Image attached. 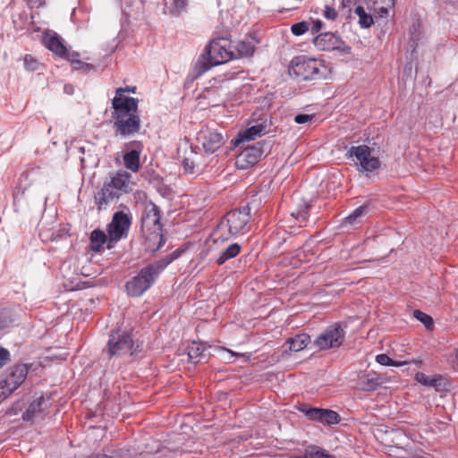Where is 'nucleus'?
<instances>
[{"mask_svg":"<svg viewBox=\"0 0 458 458\" xmlns=\"http://www.w3.org/2000/svg\"><path fill=\"white\" fill-rule=\"evenodd\" d=\"M111 104L114 135L128 138L138 133L141 127L139 99L114 98Z\"/></svg>","mask_w":458,"mask_h":458,"instance_id":"nucleus-1","label":"nucleus"},{"mask_svg":"<svg viewBox=\"0 0 458 458\" xmlns=\"http://www.w3.org/2000/svg\"><path fill=\"white\" fill-rule=\"evenodd\" d=\"M182 253V250H175L166 257L143 267L137 276L126 283L127 293L131 296H141L155 283L160 273Z\"/></svg>","mask_w":458,"mask_h":458,"instance_id":"nucleus-2","label":"nucleus"},{"mask_svg":"<svg viewBox=\"0 0 458 458\" xmlns=\"http://www.w3.org/2000/svg\"><path fill=\"white\" fill-rule=\"evenodd\" d=\"M250 211L248 205L229 211L214 230V242H224L233 236L246 233L250 230Z\"/></svg>","mask_w":458,"mask_h":458,"instance_id":"nucleus-3","label":"nucleus"},{"mask_svg":"<svg viewBox=\"0 0 458 458\" xmlns=\"http://www.w3.org/2000/svg\"><path fill=\"white\" fill-rule=\"evenodd\" d=\"M235 59L232 42L227 37H216L208 46L195 64V71L199 76L211 67Z\"/></svg>","mask_w":458,"mask_h":458,"instance_id":"nucleus-4","label":"nucleus"},{"mask_svg":"<svg viewBox=\"0 0 458 458\" xmlns=\"http://www.w3.org/2000/svg\"><path fill=\"white\" fill-rule=\"evenodd\" d=\"M131 177L128 172L120 170L104 182L94 196L95 204L99 211L106 209L130 191Z\"/></svg>","mask_w":458,"mask_h":458,"instance_id":"nucleus-5","label":"nucleus"},{"mask_svg":"<svg viewBox=\"0 0 458 458\" xmlns=\"http://www.w3.org/2000/svg\"><path fill=\"white\" fill-rule=\"evenodd\" d=\"M324 64L313 58L299 55L291 61L289 72L298 81H311L321 79L324 76Z\"/></svg>","mask_w":458,"mask_h":458,"instance_id":"nucleus-6","label":"nucleus"},{"mask_svg":"<svg viewBox=\"0 0 458 458\" xmlns=\"http://www.w3.org/2000/svg\"><path fill=\"white\" fill-rule=\"evenodd\" d=\"M351 158L358 172L369 176L380 167V160L372 155V149L367 145L352 146L346 154Z\"/></svg>","mask_w":458,"mask_h":458,"instance_id":"nucleus-7","label":"nucleus"},{"mask_svg":"<svg viewBox=\"0 0 458 458\" xmlns=\"http://www.w3.org/2000/svg\"><path fill=\"white\" fill-rule=\"evenodd\" d=\"M106 352L109 358L133 355L136 349L131 334L120 328L112 330L107 342Z\"/></svg>","mask_w":458,"mask_h":458,"instance_id":"nucleus-8","label":"nucleus"},{"mask_svg":"<svg viewBox=\"0 0 458 458\" xmlns=\"http://www.w3.org/2000/svg\"><path fill=\"white\" fill-rule=\"evenodd\" d=\"M269 151V144L261 140L242 150L235 158L240 170H247L256 165Z\"/></svg>","mask_w":458,"mask_h":458,"instance_id":"nucleus-9","label":"nucleus"},{"mask_svg":"<svg viewBox=\"0 0 458 458\" xmlns=\"http://www.w3.org/2000/svg\"><path fill=\"white\" fill-rule=\"evenodd\" d=\"M345 330L335 323L327 327L314 341V345L320 351L339 348L344 342Z\"/></svg>","mask_w":458,"mask_h":458,"instance_id":"nucleus-10","label":"nucleus"},{"mask_svg":"<svg viewBox=\"0 0 458 458\" xmlns=\"http://www.w3.org/2000/svg\"><path fill=\"white\" fill-rule=\"evenodd\" d=\"M197 141L206 153L213 154L225 143L226 139L222 130L206 125L198 132Z\"/></svg>","mask_w":458,"mask_h":458,"instance_id":"nucleus-11","label":"nucleus"},{"mask_svg":"<svg viewBox=\"0 0 458 458\" xmlns=\"http://www.w3.org/2000/svg\"><path fill=\"white\" fill-rule=\"evenodd\" d=\"M160 209L153 202H149L146 206L145 214L141 220V226L143 230L153 235L154 238L159 239V244L157 248L158 250L163 243V225L160 223Z\"/></svg>","mask_w":458,"mask_h":458,"instance_id":"nucleus-12","label":"nucleus"},{"mask_svg":"<svg viewBox=\"0 0 458 458\" xmlns=\"http://www.w3.org/2000/svg\"><path fill=\"white\" fill-rule=\"evenodd\" d=\"M131 224V216L123 210L115 212L112 221L107 225V233L110 242H118L126 238Z\"/></svg>","mask_w":458,"mask_h":458,"instance_id":"nucleus-13","label":"nucleus"},{"mask_svg":"<svg viewBox=\"0 0 458 458\" xmlns=\"http://www.w3.org/2000/svg\"><path fill=\"white\" fill-rule=\"evenodd\" d=\"M313 43L317 49L320 51L339 50L344 54L351 53V47H348L338 35L332 32H325L317 35L313 38Z\"/></svg>","mask_w":458,"mask_h":458,"instance_id":"nucleus-14","label":"nucleus"},{"mask_svg":"<svg viewBox=\"0 0 458 458\" xmlns=\"http://www.w3.org/2000/svg\"><path fill=\"white\" fill-rule=\"evenodd\" d=\"M28 367L26 364H16L9 369L4 379L0 382L4 389V394H11L26 379L28 375Z\"/></svg>","mask_w":458,"mask_h":458,"instance_id":"nucleus-15","label":"nucleus"},{"mask_svg":"<svg viewBox=\"0 0 458 458\" xmlns=\"http://www.w3.org/2000/svg\"><path fill=\"white\" fill-rule=\"evenodd\" d=\"M207 159L205 155L195 151L193 148L191 147L190 150L185 152L182 162L184 174L191 175L202 174L208 165Z\"/></svg>","mask_w":458,"mask_h":458,"instance_id":"nucleus-16","label":"nucleus"},{"mask_svg":"<svg viewBox=\"0 0 458 458\" xmlns=\"http://www.w3.org/2000/svg\"><path fill=\"white\" fill-rule=\"evenodd\" d=\"M300 411L305 413L309 420L320 422L325 425H335L339 422L340 417L335 411L322 408H311L303 404Z\"/></svg>","mask_w":458,"mask_h":458,"instance_id":"nucleus-17","label":"nucleus"},{"mask_svg":"<svg viewBox=\"0 0 458 458\" xmlns=\"http://www.w3.org/2000/svg\"><path fill=\"white\" fill-rule=\"evenodd\" d=\"M257 43L258 41L254 38H246L237 42L236 45L233 47L235 59L252 55Z\"/></svg>","mask_w":458,"mask_h":458,"instance_id":"nucleus-18","label":"nucleus"},{"mask_svg":"<svg viewBox=\"0 0 458 458\" xmlns=\"http://www.w3.org/2000/svg\"><path fill=\"white\" fill-rule=\"evenodd\" d=\"M47 47L61 57L67 55V48L57 35H47L44 38Z\"/></svg>","mask_w":458,"mask_h":458,"instance_id":"nucleus-19","label":"nucleus"},{"mask_svg":"<svg viewBox=\"0 0 458 458\" xmlns=\"http://www.w3.org/2000/svg\"><path fill=\"white\" fill-rule=\"evenodd\" d=\"M47 401L43 397L40 396L37 400L33 401L26 411L22 414V419L25 421H29L33 420V418L39 412H41L43 410L47 408Z\"/></svg>","mask_w":458,"mask_h":458,"instance_id":"nucleus-20","label":"nucleus"},{"mask_svg":"<svg viewBox=\"0 0 458 458\" xmlns=\"http://www.w3.org/2000/svg\"><path fill=\"white\" fill-rule=\"evenodd\" d=\"M268 131L267 124L257 123L253 126L249 127L242 133L239 134L240 140H252L257 137L266 134Z\"/></svg>","mask_w":458,"mask_h":458,"instance_id":"nucleus-21","label":"nucleus"},{"mask_svg":"<svg viewBox=\"0 0 458 458\" xmlns=\"http://www.w3.org/2000/svg\"><path fill=\"white\" fill-rule=\"evenodd\" d=\"M310 341V337L309 335L300 334L288 338L285 344L289 346L290 351L297 352L305 349Z\"/></svg>","mask_w":458,"mask_h":458,"instance_id":"nucleus-22","label":"nucleus"},{"mask_svg":"<svg viewBox=\"0 0 458 458\" xmlns=\"http://www.w3.org/2000/svg\"><path fill=\"white\" fill-rule=\"evenodd\" d=\"M206 347L202 343L192 342L187 348L189 359L194 362H201L206 358Z\"/></svg>","mask_w":458,"mask_h":458,"instance_id":"nucleus-23","label":"nucleus"},{"mask_svg":"<svg viewBox=\"0 0 458 458\" xmlns=\"http://www.w3.org/2000/svg\"><path fill=\"white\" fill-rule=\"evenodd\" d=\"M242 246L238 243H231L223 250L216 259V263L221 266L227 260L235 258L241 251Z\"/></svg>","mask_w":458,"mask_h":458,"instance_id":"nucleus-24","label":"nucleus"},{"mask_svg":"<svg viewBox=\"0 0 458 458\" xmlns=\"http://www.w3.org/2000/svg\"><path fill=\"white\" fill-rule=\"evenodd\" d=\"M106 240L107 236L103 231L99 229L93 230L90 233V250L95 252L100 251L102 246L106 243Z\"/></svg>","mask_w":458,"mask_h":458,"instance_id":"nucleus-25","label":"nucleus"},{"mask_svg":"<svg viewBox=\"0 0 458 458\" xmlns=\"http://www.w3.org/2000/svg\"><path fill=\"white\" fill-rule=\"evenodd\" d=\"M187 4V0H170V2L165 3L164 12L165 13L177 16L186 10Z\"/></svg>","mask_w":458,"mask_h":458,"instance_id":"nucleus-26","label":"nucleus"},{"mask_svg":"<svg viewBox=\"0 0 458 458\" xmlns=\"http://www.w3.org/2000/svg\"><path fill=\"white\" fill-rule=\"evenodd\" d=\"M123 162L127 169L137 172L140 168V151L133 149L127 152L123 156Z\"/></svg>","mask_w":458,"mask_h":458,"instance_id":"nucleus-27","label":"nucleus"},{"mask_svg":"<svg viewBox=\"0 0 458 458\" xmlns=\"http://www.w3.org/2000/svg\"><path fill=\"white\" fill-rule=\"evenodd\" d=\"M310 206L307 203H303L297 211L291 214V216L299 223V226L302 227L306 225L309 217V210Z\"/></svg>","mask_w":458,"mask_h":458,"instance_id":"nucleus-28","label":"nucleus"},{"mask_svg":"<svg viewBox=\"0 0 458 458\" xmlns=\"http://www.w3.org/2000/svg\"><path fill=\"white\" fill-rule=\"evenodd\" d=\"M415 379L423 386L437 388L438 386H440L439 382L441 381V377H429L422 372H417L415 374Z\"/></svg>","mask_w":458,"mask_h":458,"instance_id":"nucleus-29","label":"nucleus"},{"mask_svg":"<svg viewBox=\"0 0 458 458\" xmlns=\"http://www.w3.org/2000/svg\"><path fill=\"white\" fill-rule=\"evenodd\" d=\"M354 13L359 17V24L361 28L368 29L373 24L372 16L367 13L362 6H357Z\"/></svg>","mask_w":458,"mask_h":458,"instance_id":"nucleus-30","label":"nucleus"},{"mask_svg":"<svg viewBox=\"0 0 458 458\" xmlns=\"http://www.w3.org/2000/svg\"><path fill=\"white\" fill-rule=\"evenodd\" d=\"M368 209V205H362L355 208L348 216L344 218V224L354 225L358 219L361 217Z\"/></svg>","mask_w":458,"mask_h":458,"instance_id":"nucleus-31","label":"nucleus"},{"mask_svg":"<svg viewBox=\"0 0 458 458\" xmlns=\"http://www.w3.org/2000/svg\"><path fill=\"white\" fill-rule=\"evenodd\" d=\"M375 4H378L375 10L381 17H384L388 14L389 9L394 6L395 2L394 0H376Z\"/></svg>","mask_w":458,"mask_h":458,"instance_id":"nucleus-32","label":"nucleus"},{"mask_svg":"<svg viewBox=\"0 0 458 458\" xmlns=\"http://www.w3.org/2000/svg\"><path fill=\"white\" fill-rule=\"evenodd\" d=\"M326 450L317 446L309 445L304 452V458H323Z\"/></svg>","mask_w":458,"mask_h":458,"instance_id":"nucleus-33","label":"nucleus"},{"mask_svg":"<svg viewBox=\"0 0 458 458\" xmlns=\"http://www.w3.org/2000/svg\"><path fill=\"white\" fill-rule=\"evenodd\" d=\"M376 360L377 363H379L380 365H384V366L400 367V366H403V364L407 363L406 361H403V362L394 361L388 355L383 354V353L377 355Z\"/></svg>","mask_w":458,"mask_h":458,"instance_id":"nucleus-34","label":"nucleus"},{"mask_svg":"<svg viewBox=\"0 0 458 458\" xmlns=\"http://www.w3.org/2000/svg\"><path fill=\"white\" fill-rule=\"evenodd\" d=\"M310 30V24L308 21H300L294 23L291 27V31L295 36H301Z\"/></svg>","mask_w":458,"mask_h":458,"instance_id":"nucleus-35","label":"nucleus"},{"mask_svg":"<svg viewBox=\"0 0 458 458\" xmlns=\"http://www.w3.org/2000/svg\"><path fill=\"white\" fill-rule=\"evenodd\" d=\"M414 318L420 320L427 328H430L433 326V319L428 314L422 312L420 310H416L413 312Z\"/></svg>","mask_w":458,"mask_h":458,"instance_id":"nucleus-36","label":"nucleus"},{"mask_svg":"<svg viewBox=\"0 0 458 458\" xmlns=\"http://www.w3.org/2000/svg\"><path fill=\"white\" fill-rule=\"evenodd\" d=\"M79 56V54L78 53H72V54H69L67 52V55L66 56H64V58H67L69 61H71L72 64H75L76 66H75V69H82L84 67L86 68H91L92 66L89 64H85V63H82L79 60H77L76 58Z\"/></svg>","mask_w":458,"mask_h":458,"instance_id":"nucleus-37","label":"nucleus"},{"mask_svg":"<svg viewBox=\"0 0 458 458\" xmlns=\"http://www.w3.org/2000/svg\"><path fill=\"white\" fill-rule=\"evenodd\" d=\"M24 65L28 70L36 71L38 67V62L30 55H26L23 58Z\"/></svg>","mask_w":458,"mask_h":458,"instance_id":"nucleus-38","label":"nucleus"},{"mask_svg":"<svg viewBox=\"0 0 458 458\" xmlns=\"http://www.w3.org/2000/svg\"><path fill=\"white\" fill-rule=\"evenodd\" d=\"M136 87H125V88H118L115 90V96L114 98H133L132 97H128L125 93H135Z\"/></svg>","mask_w":458,"mask_h":458,"instance_id":"nucleus-39","label":"nucleus"},{"mask_svg":"<svg viewBox=\"0 0 458 458\" xmlns=\"http://www.w3.org/2000/svg\"><path fill=\"white\" fill-rule=\"evenodd\" d=\"M409 33L411 36V39L414 42L420 40V23H413L409 30Z\"/></svg>","mask_w":458,"mask_h":458,"instance_id":"nucleus-40","label":"nucleus"},{"mask_svg":"<svg viewBox=\"0 0 458 458\" xmlns=\"http://www.w3.org/2000/svg\"><path fill=\"white\" fill-rule=\"evenodd\" d=\"M379 386V382L376 378L361 381V389L365 391L375 390Z\"/></svg>","mask_w":458,"mask_h":458,"instance_id":"nucleus-41","label":"nucleus"},{"mask_svg":"<svg viewBox=\"0 0 458 458\" xmlns=\"http://www.w3.org/2000/svg\"><path fill=\"white\" fill-rule=\"evenodd\" d=\"M322 14L326 19L330 21H335L337 17V12L335 9L327 4L325 6Z\"/></svg>","mask_w":458,"mask_h":458,"instance_id":"nucleus-42","label":"nucleus"},{"mask_svg":"<svg viewBox=\"0 0 458 458\" xmlns=\"http://www.w3.org/2000/svg\"><path fill=\"white\" fill-rule=\"evenodd\" d=\"M313 119H314L313 114H300L294 117V122L296 123L302 124V123H310Z\"/></svg>","mask_w":458,"mask_h":458,"instance_id":"nucleus-43","label":"nucleus"},{"mask_svg":"<svg viewBox=\"0 0 458 458\" xmlns=\"http://www.w3.org/2000/svg\"><path fill=\"white\" fill-rule=\"evenodd\" d=\"M10 360L9 352L0 347V368L4 367Z\"/></svg>","mask_w":458,"mask_h":458,"instance_id":"nucleus-44","label":"nucleus"},{"mask_svg":"<svg viewBox=\"0 0 458 458\" xmlns=\"http://www.w3.org/2000/svg\"><path fill=\"white\" fill-rule=\"evenodd\" d=\"M324 23L320 20H316L312 21V25L310 29L312 34H317L319 32L323 27Z\"/></svg>","mask_w":458,"mask_h":458,"instance_id":"nucleus-45","label":"nucleus"},{"mask_svg":"<svg viewBox=\"0 0 458 458\" xmlns=\"http://www.w3.org/2000/svg\"><path fill=\"white\" fill-rule=\"evenodd\" d=\"M9 323H10V320L3 314H0V330L7 327Z\"/></svg>","mask_w":458,"mask_h":458,"instance_id":"nucleus-46","label":"nucleus"},{"mask_svg":"<svg viewBox=\"0 0 458 458\" xmlns=\"http://www.w3.org/2000/svg\"><path fill=\"white\" fill-rule=\"evenodd\" d=\"M64 90L66 94L72 95L74 92L73 86L72 84H65L64 87Z\"/></svg>","mask_w":458,"mask_h":458,"instance_id":"nucleus-47","label":"nucleus"},{"mask_svg":"<svg viewBox=\"0 0 458 458\" xmlns=\"http://www.w3.org/2000/svg\"><path fill=\"white\" fill-rule=\"evenodd\" d=\"M3 392H4V389L2 388V386L0 385V403L10 395V394H4Z\"/></svg>","mask_w":458,"mask_h":458,"instance_id":"nucleus-48","label":"nucleus"},{"mask_svg":"<svg viewBox=\"0 0 458 458\" xmlns=\"http://www.w3.org/2000/svg\"><path fill=\"white\" fill-rule=\"evenodd\" d=\"M136 458H156L154 457L153 455H149V454H140V456L136 457Z\"/></svg>","mask_w":458,"mask_h":458,"instance_id":"nucleus-49","label":"nucleus"},{"mask_svg":"<svg viewBox=\"0 0 458 458\" xmlns=\"http://www.w3.org/2000/svg\"><path fill=\"white\" fill-rule=\"evenodd\" d=\"M323 458H336V457L333 454H330L327 451H326Z\"/></svg>","mask_w":458,"mask_h":458,"instance_id":"nucleus-50","label":"nucleus"},{"mask_svg":"<svg viewBox=\"0 0 458 458\" xmlns=\"http://www.w3.org/2000/svg\"><path fill=\"white\" fill-rule=\"evenodd\" d=\"M228 352L231 354V356H236V357L242 356V354L236 353V352H233L232 351H228Z\"/></svg>","mask_w":458,"mask_h":458,"instance_id":"nucleus-51","label":"nucleus"},{"mask_svg":"<svg viewBox=\"0 0 458 458\" xmlns=\"http://www.w3.org/2000/svg\"><path fill=\"white\" fill-rule=\"evenodd\" d=\"M357 0H343L344 3H352L356 2Z\"/></svg>","mask_w":458,"mask_h":458,"instance_id":"nucleus-52","label":"nucleus"},{"mask_svg":"<svg viewBox=\"0 0 458 458\" xmlns=\"http://www.w3.org/2000/svg\"><path fill=\"white\" fill-rule=\"evenodd\" d=\"M120 207L123 208L128 209L127 207L125 205H123V204H121Z\"/></svg>","mask_w":458,"mask_h":458,"instance_id":"nucleus-53","label":"nucleus"},{"mask_svg":"<svg viewBox=\"0 0 458 458\" xmlns=\"http://www.w3.org/2000/svg\"><path fill=\"white\" fill-rule=\"evenodd\" d=\"M394 2H395V0H394Z\"/></svg>","mask_w":458,"mask_h":458,"instance_id":"nucleus-54","label":"nucleus"}]
</instances>
